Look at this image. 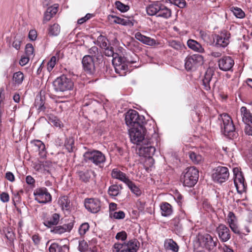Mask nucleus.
<instances>
[{
  "label": "nucleus",
  "instance_id": "nucleus-34",
  "mask_svg": "<svg viewBox=\"0 0 252 252\" xmlns=\"http://www.w3.org/2000/svg\"><path fill=\"white\" fill-rule=\"evenodd\" d=\"M168 45L178 51H181L186 49L185 45L178 40H169L168 41Z\"/></svg>",
  "mask_w": 252,
  "mask_h": 252
},
{
  "label": "nucleus",
  "instance_id": "nucleus-31",
  "mask_svg": "<svg viewBox=\"0 0 252 252\" xmlns=\"http://www.w3.org/2000/svg\"><path fill=\"white\" fill-rule=\"evenodd\" d=\"M57 11V6H51L48 7L44 15L43 23H45L50 20L53 16L56 14Z\"/></svg>",
  "mask_w": 252,
  "mask_h": 252
},
{
  "label": "nucleus",
  "instance_id": "nucleus-50",
  "mask_svg": "<svg viewBox=\"0 0 252 252\" xmlns=\"http://www.w3.org/2000/svg\"><path fill=\"white\" fill-rule=\"evenodd\" d=\"M104 54L105 56L108 57H113V59L115 57V55H118L117 53H114L113 48L111 46H107L106 48H104Z\"/></svg>",
  "mask_w": 252,
  "mask_h": 252
},
{
  "label": "nucleus",
  "instance_id": "nucleus-58",
  "mask_svg": "<svg viewBox=\"0 0 252 252\" xmlns=\"http://www.w3.org/2000/svg\"><path fill=\"white\" fill-rule=\"evenodd\" d=\"M30 58V57L27 56L22 57L19 61L20 64L22 66L26 65L29 62Z\"/></svg>",
  "mask_w": 252,
  "mask_h": 252
},
{
  "label": "nucleus",
  "instance_id": "nucleus-19",
  "mask_svg": "<svg viewBox=\"0 0 252 252\" xmlns=\"http://www.w3.org/2000/svg\"><path fill=\"white\" fill-rule=\"evenodd\" d=\"M150 143V141L147 140L145 144L147 145V146L141 147L139 149V152L140 156L148 158L149 160L152 162L153 159L152 158V157L154 155L156 149L154 146H148V144Z\"/></svg>",
  "mask_w": 252,
  "mask_h": 252
},
{
  "label": "nucleus",
  "instance_id": "nucleus-61",
  "mask_svg": "<svg viewBox=\"0 0 252 252\" xmlns=\"http://www.w3.org/2000/svg\"><path fill=\"white\" fill-rule=\"evenodd\" d=\"M145 203L138 200L136 203V207L140 212H143L145 209Z\"/></svg>",
  "mask_w": 252,
  "mask_h": 252
},
{
  "label": "nucleus",
  "instance_id": "nucleus-8",
  "mask_svg": "<svg viewBox=\"0 0 252 252\" xmlns=\"http://www.w3.org/2000/svg\"><path fill=\"white\" fill-rule=\"evenodd\" d=\"M53 86L56 91L65 92L71 90L73 87V82L70 78L62 75L57 78L53 82Z\"/></svg>",
  "mask_w": 252,
  "mask_h": 252
},
{
  "label": "nucleus",
  "instance_id": "nucleus-41",
  "mask_svg": "<svg viewBox=\"0 0 252 252\" xmlns=\"http://www.w3.org/2000/svg\"><path fill=\"white\" fill-rule=\"evenodd\" d=\"M24 78L23 73L21 71L17 72L14 73L13 80L18 85L21 84Z\"/></svg>",
  "mask_w": 252,
  "mask_h": 252
},
{
  "label": "nucleus",
  "instance_id": "nucleus-12",
  "mask_svg": "<svg viewBox=\"0 0 252 252\" xmlns=\"http://www.w3.org/2000/svg\"><path fill=\"white\" fill-rule=\"evenodd\" d=\"M40 217L44 225L49 228L53 225H57L60 219V215L58 213L49 214L45 212H42Z\"/></svg>",
  "mask_w": 252,
  "mask_h": 252
},
{
  "label": "nucleus",
  "instance_id": "nucleus-10",
  "mask_svg": "<svg viewBox=\"0 0 252 252\" xmlns=\"http://www.w3.org/2000/svg\"><path fill=\"white\" fill-rule=\"evenodd\" d=\"M203 58L199 54H194L188 56L185 60V66L187 70L195 69L203 63Z\"/></svg>",
  "mask_w": 252,
  "mask_h": 252
},
{
  "label": "nucleus",
  "instance_id": "nucleus-49",
  "mask_svg": "<svg viewBox=\"0 0 252 252\" xmlns=\"http://www.w3.org/2000/svg\"><path fill=\"white\" fill-rule=\"evenodd\" d=\"M124 243H115L113 247V252H125Z\"/></svg>",
  "mask_w": 252,
  "mask_h": 252
},
{
  "label": "nucleus",
  "instance_id": "nucleus-16",
  "mask_svg": "<svg viewBox=\"0 0 252 252\" xmlns=\"http://www.w3.org/2000/svg\"><path fill=\"white\" fill-rule=\"evenodd\" d=\"M35 199L40 203H46L51 201V195L47 190H34Z\"/></svg>",
  "mask_w": 252,
  "mask_h": 252
},
{
  "label": "nucleus",
  "instance_id": "nucleus-52",
  "mask_svg": "<svg viewBox=\"0 0 252 252\" xmlns=\"http://www.w3.org/2000/svg\"><path fill=\"white\" fill-rule=\"evenodd\" d=\"M57 61V58L55 56H53L50 59V61L47 63V68L48 71L50 72L54 67Z\"/></svg>",
  "mask_w": 252,
  "mask_h": 252
},
{
  "label": "nucleus",
  "instance_id": "nucleus-42",
  "mask_svg": "<svg viewBox=\"0 0 252 252\" xmlns=\"http://www.w3.org/2000/svg\"><path fill=\"white\" fill-rule=\"evenodd\" d=\"M107 41V38L101 35L97 38V44L102 48H105L108 46Z\"/></svg>",
  "mask_w": 252,
  "mask_h": 252
},
{
  "label": "nucleus",
  "instance_id": "nucleus-54",
  "mask_svg": "<svg viewBox=\"0 0 252 252\" xmlns=\"http://www.w3.org/2000/svg\"><path fill=\"white\" fill-rule=\"evenodd\" d=\"M32 239L34 244L36 247H38L40 244L41 237L38 234H34L32 236Z\"/></svg>",
  "mask_w": 252,
  "mask_h": 252
},
{
  "label": "nucleus",
  "instance_id": "nucleus-46",
  "mask_svg": "<svg viewBox=\"0 0 252 252\" xmlns=\"http://www.w3.org/2000/svg\"><path fill=\"white\" fill-rule=\"evenodd\" d=\"M115 4L117 8L122 12H126L129 9L128 5L124 4L120 1H116Z\"/></svg>",
  "mask_w": 252,
  "mask_h": 252
},
{
  "label": "nucleus",
  "instance_id": "nucleus-21",
  "mask_svg": "<svg viewBox=\"0 0 252 252\" xmlns=\"http://www.w3.org/2000/svg\"><path fill=\"white\" fill-rule=\"evenodd\" d=\"M217 238H216V241H214L212 237L208 234L203 235L201 238L202 244L209 251L217 246Z\"/></svg>",
  "mask_w": 252,
  "mask_h": 252
},
{
  "label": "nucleus",
  "instance_id": "nucleus-15",
  "mask_svg": "<svg viewBox=\"0 0 252 252\" xmlns=\"http://www.w3.org/2000/svg\"><path fill=\"white\" fill-rule=\"evenodd\" d=\"M234 174V183L236 189H246L247 185L240 169L238 167L233 169Z\"/></svg>",
  "mask_w": 252,
  "mask_h": 252
},
{
  "label": "nucleus",
  "instance_id": "nucleus-26",
  "mask_svg": "<svg viewBox=\"0 0 252 252\" xmlns=\"http://www.w3.org/2000/svg\"><path fill=\"white\" fill-rule=\"evenodd\" d=\"M164 248L166 251L172 252H178L179 247L172 239H166L164 242Z\"/></svg>",
  "mask_w": 252,
  "mask_h": 252
},
{
  "label": "nucleus",
  "instance_id": "nucleus-13",
  "mask_svg": "<svg viewBox=\"0 0 252 252\" xmlns=\"http://www.w3.org/2000/svg\"><path fill=\"white\" fill-rule=\"evenodd\" d=\"M82 63L84 70L88 74L93 75L95 72V66L94 61L90 55L85 56L82 60Z\"/></svg>",
  "mask_w": 252,
  "mask_h": 252
},
{
  "label": "nucleus",
  "instance_id": "nucleus-5",
  "mask_svg": "<svg viewBox=\"0 0 252 252\" xmlns=\"http://www.w3.org/2000/svg\"><path fill=\"white\" fill-rule=\"evenodd\" d=\"M144 120V116H139L138 112L134 110H129L126 114V123L129 129L143 125Z\"/></svg>",
  "mask_w": 252,
  "mask_h": 252
},
{
  "label": "nucleus",
  "instance_id": "nucleus-45",
  "mask_svg": "<svg viewBox=\"0 0 252 252\" xmlns=\"http://www.w3.org/2000/svg\"><path fill=\"white\" fill-rule=\"evenodd\" d=\"M25 53L27 56L31 58L33 57L34 48L32 44L28 43L26 45L25 48Z\"/></svg>",
  "mask_w": 252,
  "mask_h": 252
},
{
  "label": "nucleus",
  "instance_id": "nucleus-27",
  "mask_svg": "<svg viewBox=\"0 0 252 252\" xmlns=\"http://www.w3.org/2000/svg\"><path fill=\"white\" fill-rule=\"evenodd\" d=\"M243 122L248 125L252 123V114L246 107L243 106L240 109Z\"/></svg>",
  "mask_w": 252,
  "mask_h": 252
},
{
  "label": "nucleus",
  "instance_id": "nucleus-14",
  "mask_svg": "<svg viewBox=\"0 0 252 252\" xmlns=\"http://www.w3.org/2000/svg\"><path fill=\"white\" fill-rule=\"evenodd\" d=\"M230 37V33L226 31H223L219 34L215 35L214 40L216 46L224 48L228 45Z\"/></svg>",
  "mask_w": 252,
  "mask_h": 252
},
{
  "label": "nucleus",
  "instance_id": "nucleus-23",
  "mask_svg": "<svg viewBox=\"0 0 252 252\" xmlns=\"http://www.w3.org/2000/svg\"><path fill=\"white\" fill-rule=\"evenodd\" d=\"M74 223L70 222L67 224H64L63 225L56 226L51 230V232L55 234H62L66 231H70Z\"/></svg>",
  "mask_w": 252,
  "mask_h": 252
},
{
  "label": "nucleus",
  "instance_id": "nucleus-59",
  "mask_svg": "<svg viewBox=\"0 0 252 252\" xmlns=\"http://www.w3.org/2000/svg\"><path fill=\"white\" fill-rule=\"evenodd\" d=\"M201 38L206 42H210V35L203 32H200Z\"/></svg>",
  "mask_w": 252,
  "mask_h": 252
},
{
  "label": "nucleus",
  "instance_id": "nucleus-37",
  "mask_svg": "<svg viewBox=\"0 0 252 252\" xmlns=\"http://www.w3.org/2000/svg\"><path fill=\"white\" fill-rule=\"evenodd\" d=\"M93 173H94V172L91 170H86L79 172L78 175L80 180L84 182H87Z\"/></svg>",
  "mask_w": 252,
  "mask_h": 252
},
{
  "label": "nucleus",
  "instance_id": "nucleus-18",
  "mask_svg": "<svg viewBox=\"0 0 252 252\" xmlns=\"http://www.w3.org/2000/svg\"><path fill=\"white\" fill-rule=\"evenodd\" d=\"M219 68L224 71H229L234 65V62L231 57L224 56L218 61Z\"/></svg>",
  "mask_w": 252,
  "mask_h": 252
},
{
  "label": "nucleus",
  "instance_id": "nucleus-29",
  "mask_svg": "<svg viewBox=\"0 0 252 252\" xmlns=\"http://www.w3.org/2000/svg\"><path fill=\"white\" fill-rule=\"evenodd\" d=\"M161 215L163 217H169L173 213L172 206L167 202H162L160 205Z\"/></svg>",
  "mask_w": 252,
  "mask_h": 252
},
{
  "label": "nucleus",
  "instance_id": "nucleus-7",
  "mask_svg": "<svg viewBox=\"0 0 252 252\" xmlns=\"http://www.w3.org/2000/svg\"><path fill=\"white\" fill-rule=\"evenodd\" d=\"M84 160L86 162L94 163L100 166L105 161V156L97 150L88 151L83 155Z\"/></svg>",
  "mask_w": 252,
  "mask_h": 252
},
{
  "label": "nucleus",
  "instance_id": "nucleus-30",
  "mask_svg": "<svg viewBox=\"0 0 252 252\" xmlns=\"http://www.w3.org/2000/svg\"><path fill=\"white\" fill-rule=\"evenodd\" d=\"M34 106L39 112L44 111L46 109L44 97L41 95H37L34 101Z\"/></svg>",
  "mask_w": 252,
  "mask_h": 252
},
{
  "label": "nucleus",
  "instance_id": "nucleus-33",
  "mask_svg": "<svg viewBox=\"0 0 252 252\" xmlns=\"http://www.w3.org/2000/svg\"><path fill=\"white\" fill-rule=\"evenodd\" d=\"M58 204L63 211H68L70 208V201L66 196H62L59 198Z\"/></svg>",
  "mask_w": 252,
  "mask_h": 252
},
{
  "label": "nucleus",
  "instance_id": "nucleus-6",
  "mask_svg": "<svg viewBox=\"0 0 252 252\" xmlns=\"http://www.w3.org/2000/svg\"><path fill=\"white\" fill-rule=\"evenodd\" d=\"M145 128L143 125L129 129V133L131 141L137 145L141 143L146 144L148 140L145 138Z\"/></svg>",
  "mask_w": 252,
  "mask_h": 252
},
{
  "label": "nucleus",
  "instance_id": "nucleus-48",
  "mask_svg": "<svg viewBox=\"0 0 252 252\" xmlns=\"http://www.w3.org/2000/svg\"><path fill=\"white\" fill-rule=\"evenodd\" d=\"M168 1L180 8H183L186 5V2L185 0H168Z\"/></svg>",
  "mask_w": 252,
  "mask_h": 252
},
{
  "label": "nucleus",
  "instance_id": "nucleus-11",
  "mask_svg": "<svg viewBox=\"0 0 252 252\" xmlns=\"http://www.w3.org/2000/svg\"><path fill=\"white\" fill-rule=\"evenodd\" d=\"M229 176V173L227 167L218 166L214 169L212 177L214 181L221 184L227 180Z\"/></svg>",
  "mask_w": 252,
  "mask_h": 252
},
{
  "label": "nucleus",
  "instance_id": "nucleus-44",
  "mask_svg": "<svg viewBox=\"0 0 252 252\" xmlns=\"http://www.w3.org/2000/svg\"><path fill=\"white\" fill-rule=\"evenodd\" d=\"M231 10L237 18H243L245 16V13L240 8L233 7Z\"/></svg>",
  "mask_w": 252,
  "mask_h": 252
},
{
  "label": "nucleus",
  "instance_id": "nucleus-32",
  "mask_svg": "<svg viewBox=\"0 0 252 252\" xmlns=\"http://www.w3.org/2000/svg\"><path fill=\"white\" fill-rule=\"evenodd\" d=\"M49 252H68V247L66 245L60 246L56 243L51 244L49 249Z\"/></svg>",
  "mask_w": 252,
  "mask_h": 252
},
{
  "label": "nucleus",
  "instance_id": "nucleus-24",
  "mask_svg": "<svg viewBox=\"0 0 252 252\" xmlns=\"http://www.w3.org/2000/svg\"><path fill=\"white\" fill-rule=\"evenodd\" d=\"M125 252H137L139 247V242L136 239L129 240L127 243H124Z\"/></svg>",
  "mask_w": 252,
  "mask_h": 252
},
{
  "label": "nucleus",
  "instance_id": "nucleus-51",
  "mask_svg": "<svg viewBox=\"0 0 252 252\" xmlns=\"http://www.w3.org/2000/svg\"><path fill=\"white\" fill-rule=\"evenodd\" d=\"M88 244L84 240L79 241L78 250L81 252H85L88 249Z\"/></svg>",
  "mask_w": 252,
  "mask_h": 252
},
{
  "label": "nucleus",
  "instance_id": "nucleus-9",
  "mask_svg": "<svg viewBox=\"0 0 252 252\" xmlns=\"http://www.w3.org/2000/svg\"><path fill=\"white\" fill-rule=\"evenodd\" d=\"M111 176L113 178L123 182L127 186L129 189H137L134 183L130 180L125 173L122 172L118 168H114L112 170Z\"/></svg>",
  "mask_w": 252,
  "mask_h": 252
},
{
  "label": "nucleus",
  "instance_id": "nucleus-60",
  "mask_svg": "<svg viewBox=\"0 0 252 252\" xmlns=\"http://www.w3.org/2000/svg\"><path fill=\"white\" fill-rule=\"evenodd\" d=\"M245 131L247 135L252 136V123L246 125Z\"/></svg>",
  "mask_w": 252,
  "mask_h": 252
},
{
  "label": "nucleus",
  "instance_id": "nucleus-28",
  "mask_svg": "<svg viewBox=\"0 0 252 252\" xmlns=\"http://www.w3.org/2000/svg\"><path fill=\"white\" fill-rule=\"evenodd\" d=\"M187 45L189 48L195 52L200 53L204 52V49L202 45L195 40L191 39L188 40Z\"/></svg>",
  "mask_w": 252,
  "mask_h": 252
},
{
  "label": "nucleus",
  "instance_id": "nucleus-35",
  "mask_svg": "<svg viewBox=\"0 0 252 252\" xmlns=\"http://www.w3.org/2000/svg\"><path fill=\"white\" fill-rule=\"evenodd\" d=\"M34 145L38 148L39 150V155L42 158L46 157V151L45 150V146L43 143L40 140H35L34 141Z\"/></svg>",
  "mask_w": 252,
  "mask_h": 252
},
{
  "label": "nucleus",
  "instance_id": "nucleus-62",
  "mask_svg": "<svg viewBox=\"0 0 252 252\" xmlns=\"http://www.w3.org/2000/svg\"><path fill=\"white\" fill-rule=\"evenodd\" d=\"M146 36L142 35L140 32H137L135 34V37L139 41L144 42Z\"/></svg>",
  "mask_w": 252,
  "mask_h": 252
},
{
  "label": "nucleus",
  "instance_id": "nucleus-38",
  "mask_svg": "<svg viewBox=\"0 0 252 252\" xmlns=\"http://www.w3.org/2000/svg\"><path fill=\"white\" fill-rule=\"evenodd\" d=\"M74 141L72 137H69L66 138L64 142V146L68 152L73 151V148H74Z\"/></svg>",
  "mask_w": 252,
  "mask_h": 252
},
{
  "label": "nucleus",
  "instance_id": "nucleus-57",
  "mask_svg": "<svg viewBox=\"0 0 252 252\" xmlns=\"http://www.w3.org/2000/svg\"><path fill=\"white\" fill-rule=\"evenodd\" d=\"M143 43L148 45L152 46L156 44V41L154 39L146 36Z\"/></svg>",
  "mask_w": 252,
  "mask_h": 252
},
{
  "label": "nucleus",
  "instance_id": "nucleus-2",
  "mask_svg": "<svg viewBox=\"0 0 252 252\" xmlns=\"http://www.w3.org/2000/svg\"><path fill=\"white\" fill-rule=\"evenodd\" d=\"M147 14L168 19L171 16V10L159 1H156L146 7Z\"/></svg>",
  "mask_w": 252,
  "mask_h": 252
},
{
  "label": "nucleus",
  "instance_id": "nucleus-20",
  "mask_svg": "<svg viewBox=\"0 0 252 252\" xmlns=\"http://www.w3.org/2000/svg\"><path fill=\"white\" fill-rule=\"evenodd\" d=\"M217 232L221 241L225 242L230 239L231 237L230 230L224 224H220L217 228Z\"/></svg>",
  "mask_w": 252,
  "mask_h": 252
},
{
  "label": "nucleus",
  "instance_id": "nucleus-4",
  "mask_svg": "<svg viewBox=\"0 0 252 252\" xmlns=\"http://www.w3.org/2000/svg\"><path fill=\"white\" fill-rule=\"evenodd\" d=\"M199 177L198 170L194 166L187 168L184 172L183 184L185 187H193Z\"/></svg>",
  "mask_w": 252,
  "mask_h": 252
},
{
  "label": "nucleus",
  "instance_id": "nucleus-36",
  "mask_svg": "<svg viewBox=\"0 0 252 252\" xmlns=\"http://www.w3.org/2000/svg\"><path fill=\"white\" fill-rule=\"evenodd\" d=\"M43 172L50 174L54 169L52 162L50 160H43L42 162Z\"/></svg>",
  "mask_w": 252,
  "mask_h": 252
},
{
  "label": "nucleus",
  "instance_id": "nucleus-63",
  "mask_svg": "<svg viewBox=\"0 0 252 252\" xmlns=\"http://www.w3.org/2000/svg\"><path fill=\"white\" fill-rule=\"evenodd\" d=\"M51 123L55 126L61 127L62 126L61 122L56 118L51 120Z\"/></svg>",
  "mask_w": 252,
  "mask_h": 252
},
{
  "label": "nucleus",
  "instance_id": "nucleus-3",
  "mask_svg": "<svg viewBox=\"0 0 252 252\" xmlns=\"http://www.w3.org/2000/svg\"><path fill=\"white\" fill-rule=\"evenodd\" d=\"M136 63L135 60H130L128 57H122L119 55H115L112 60V63L115 71L120 76H125L128 69L127 64Z\"/></svg>",
  "mask_w": 252,
  "mask_h": 252
},
{
  "label": "nucleus",
  "instance_id": "nucleus-56",
  "mask_svg": "<svg viewBox=\"0 0 252 252\" xmlns=\"http://www.w3.org/2000/svg\"><path fill=\"white\" fill-rule=\"evenodd\" d=\"M89 53L90 54V56L93 57L96 56L98 53V48L96 46H93L89 50Z\"/></svg>",
  "mask_w": 252,
  "mask_h": 252
},
{
  "label": "nucleus",
  "instance_id": "nucleus-43",
  "mask_svg": "<svg viewBox=\"0 0 252 252\" xmlns=\"http://www.w3.org/2000/svg\"><path fill=\"white\" fill-rule=\"evenodd\" d=\"M109 217L111 218L115 219H123L125 217V214L122 211L114 212H110V213H109Z\"/></svg>",
  "mask_w": 252,
  "mask_h": 252
},
{
  "label": "nucleus",
  "instance_id": "nucleus-25",
  "mask_svg": "<svg viewBox=\"0 0 252 252\" xmlns=\"http://www.w3.org/2000/svg\"><path fill=\"white\" fill-rule=\"evenodd\" d=\"M214 74V70L211 68H208L204 75L203 79V85L204 89L207 91L210 90L211 89L210 82L212 79L213 76Z\"/></svg>",
  "mask_w": 252,
  "mask_h": 252
},
{
  "label": "nucleus",
  "instance_id": "nucleus-47",
  "mask_svg": "<svg viewBox=\"0 0 252 252\" xmlns=\"http://www.w3.org/2000/svg\"><path fill=\"white\" fill-rule=\"evenodd\" d=\"M90 226L89 223L87 222H85L82 223L79 228V233L80 235L83 236L89 230Z\"/></svg>",
  "mask_w": 252,
  "mask_h": 252
},
{
  "label": "nucleus",
  "instance_id": "nucleus-40",
  "mask_svg": "<svg viewBox=\"0 0 252 252\" xmlns=\"http://www.w3.org/2000/svg\"><path fill=\"white\" fill-rule=\"evenodd\" d=\"M189 157L192 161L195 164L200 163L203 160V158L201 155L196 154L194 152L189 153Z\"/></svg>",
  "mask_w": 252,
  "mask_h": 252
},
{
  "label": "nucleus",
  "instance_id": "nucleus-39",
  "mask_svg": "<svg viewBox=\"0 0 252 252\" xmlns=\"http://www.w3.org/2000/svg\"><path fill=\"white\" fill-rule=\"evenodd\" d=\"M60 32V27L57 24H54L49 28V34L52 36L58 35Z\"/></svg>",
  "mask_w": 252,
  "mask_h": 252
},
{
  "label": "nucleus",
  "instance_id": "nucleus-53",
  "mask_svg": "<svg viewBox=\"0 0 252 252\" xmlns=\"http://www.w3.org/2000/svg\"><path fill=\"white\" fill-rule=\"evenodd\" d=\"M126 238V233L124 231L118 232L116 236V239L118 240L125 241Z\"/></svg>",
  "mask_w": 252,
  "mask_h": 252
},
{
  "label": "nucleus",
  "instance_id": "nucleus-1",
  "mask_svg": "<svg viewBox=\"0 0 252 252\" xmlns=\"http://www.w3.org/2000/svg\"><path fill=\"white\" fill-rule=\"evenodd\" d=\"M219 119L221 122V129L224 135L230 139L236 138L238 133L236 130L231 118L227 114L224 113L220 115Z\"/></svg>",
  "mask_w": 252,
  "mask_h": 252
},
{
  "label": "nucleus",
  "instance_id": "nucleus-55",
  "mask_svg": "<svg viewBox=\"0 0 252 252\" xmlns=\"http://www.w3.org/2000/svg\"><path fill=\"white\" fill-rule=\"evenodd\" d=\"M0 199L2 202H7L9 200V194L5 192H3L0 194Z\"/></svg>",
  "mask_w": 252,
  "mask_h": 252
},
{
  "label": "nucleus",
  "instance_id": "nucleus-17",
  "mask_svg": "<svg viewBox=\"0 0 252 252\" xmlns=\"http://www.w3.org/2000/svg\"><path fill=\"white\" fill-rule=\"evenodd\" d=\"M85 207L90 212L96 213L100 209V202L97 199H86L85 200Z\"/></svg>",
  "mask_w": 252,
  "mask_h": 252
},
{
  "label": "nucleus",
  "instance_id": "nucleus-22",
  "mask_svg": "<svg viewBox=\"0 0 252 252\" xmlns=\"http://www.w3.org/2000/svg\"><path fill=\"white\" fill-rule=\"evenodd\" d=\"M227 222L229 224L230 228L234 233L236 234H239L240 233V231L237 224V220L233 212H230L228 213Z\"/></svg>",
  "mask_w": 252,
  "mask_h": 252
},
{
  "label": "nucleus",
  "instance_id": "nucleus-64",
  "mask_svg": "<svg viewBox=\"0 0 252 252\" xmlns=\"http://www.w3.org/2000/svg\"><path fill=\"white\" fill-rule=\"evenodd\" d=\"M37 37L36 32L34 30H31L29 33V37L32 40H35Z\"/></svg>",
  "mask_w": 252,
  "mask_h": 252
}]
</instances>
